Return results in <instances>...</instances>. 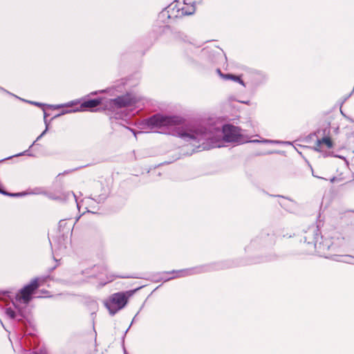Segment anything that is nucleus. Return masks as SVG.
I'll return each mask as SVG.
<instances>
[{
	"mask_svg": "<svg viewBox=\"0 0 354 354\" xmlns=\"http://www.w3.org/2000/svg\"><path fill=\"white\" fill-rule=\"evenodd\" d=\"M192 151L209 150L216 147H227L230 145H239L246 142L283 143L290 145V142L271 140H249L245 134H177Z\"/></svg>",
	"mask_w": 354,
	"mask_h": 354,
	"instance_id": "nucleus-1",
	"label": "nucleus"
},
{
	"mask_svg": "<svg viewBox=\"0 0 354 354\" xmlns=\"http://www.w3.org/2000/svg\"><path fill=\"white\" fill-rule=\"evenodd\" d=\"M39 287V281L34 279L30 283L25 286L16 295L15 301H12L14 308L8 307L5 310V313L8 317L11 319L17 320L19 322H23L26 318L24 310L19 307L17 303H22L27 305L32 299V295L34 291Z\"/></svg>",
	"mask_w": 354,
	"mask_h": 354,
	"instance_id": "nucleus-2",
	"label": "nucleus"
},
{
	"mask_svg": "<svg viewBox=\"0 0 354 354\" xmlns=\"http://www.w3.org/2000/svg\"><path fill=\"white\" fill-rule=\"evenodd\" d=\"M127 297L124 292L114 293L104 302V305L109 310L110 314L113 315L125 306L127 303Z\"/></svg>",
	"mask_w": 354,
	"mask_h": 354,
	"instance_id": "nucleus-3",
	"label": "nucleus"
},
{
	"mask_svg": "<svg viewBox=\"0 0 354 354\" xmlns=\"http://www.w3.org/2000/svg\"><path fill=\"white\" fill-rule=\"evenodd\" d=\"M187 0H183V2L178 1L170 6V9L173 12L176 11V17L192 15L196 10L195 3L192 0H187Z\"/></svg>",
	"mask_w": 354,
	"mask_h": 354,
	"instance_id": "nucleus-4",
	"label": "nucleus"
},
{
	"mask_svg": "<svg viewBox=\"0 0 354 354\" xmlns=\"http://www.w3.org/2000/svg\"><path fill=\"white\" fill-rule=\"evenodd\" d=\"M322 241L314 245H310V248L306 251V254H313L316 252L319 256L325 258H329L330 255V245L331 241L329 239H323L322 236L320 237Z\"/></svg>",
	"mask_w": 354,
	"mask_h": 354,
	"instance_id": "nucleus-5",
	"label": "nucleus"
},
{
	"mask_svg": "<svg viewBox=\"0 0 354 354\" xmlns=\"http://www.w3.org/2000/svg\"><path fill=\"white\" fill-rule=\"evenodd\" d=\"M178 119L176 117L164 116L162 115H155L149 119V124L154 127H162L167 125H174L178 124Z\"/></svg>",
	"mask_w": 354,
	"mask_h": 354,
	"instance_id": "nucleus-6",
	"label": "nucleus"
},
{
	"mask_svg": "<svg viewBox=\"0 0 354 354\" xmlns=\"http://www.w3.org/2000/svg\"><path fill=\"white\" fill-rule=\"evenodd\" d=\"M303 239L304 241V246L306 248V251L308 248H310V245L317 243L319 239H320L318 227L315 225L309 227L308 230L304 232Z\"/></svg>",
	"mask_w": 354,
	"mask_h": 354,
	"instance_id": "nucleus-7",
	"label": "nucleus"
},
{
	"mask_svg": "<svg viewBox=\"0 0 354 354\" xmlns=\"http://www.w3.org/2000/svg\"><path fill=\"white\" fill-rule=\"evenodd\" d=\"M333 158H335V160H333V165H337L342 161L340 167L337 169V175L333 176L334 182L336 180H340L344 178V174L348 170V162L344 156H339L333 153Z\"/></svg>",
	"mask_w": 354,
	"mask_h": 354,
	"instance_id": "nucleus-8",
	"label": "nucleus"
},
{
	"mask_svg": "<svg viewBox=\"0 0 354 354\" xmlns=\"http://www.w3.org/2000/svg\"><path fill=\"white\" fill-rule=\"evenodd\" d=\"M50 243L53 250H55V252L58 251L62 252L67 248L70 243V239L68 234L65 235L63 234L56 239H53V241L50 239Z\"/></svg>",
	"mask_w": 354,
	"mask_h": 354,
	"instance_id": "nucleus-9",
	"label": "nucleus"
},
{
	"mask_svg": "<svg viewBox=\"0 0 354 354\" xmlns=\"http://www.w3.org/2000/svg\"><path fill=\"white\" fill-rule=\"evenodd\" d=\"M102 103L101 99H93L83 101L77 111H95V108Z\"/></svg>",
	"mask_w": 354,
	"mask_h": 354,
	"instance_id": "nucleus-10",
	"label": "nucleus"
},
{
	"mask_svg": "<svg viewBox=\"0 0 354 354\" xmlns=\"http://www.w3.org/2000/svg\"><path fill=\"white\" fill-rule=\"evenodd\" d=\"M202 272H203V267L192 268L184 269V270H178V271H174H174H172L171 273L172 274L176 273V275L173 276V277H169L168 279H166L165 281H167L169 279H174V278H176V277H187V276H189V275L201 273Z\"/></svg>",
	"mask_w": 354,
	"mask_h": 354,
	"instance_id": "nucleus-11",
	"label": "nucleus"
},
{
	"mask_svg": "<svg viewBox=\"0 0 354 354\" xmlns=\"http://www.w3.org/2000/svg\"><path fill=\"white\" fill-rule=\"evenodd\" d=\"M110 104L117 108L128 106L131 104V100L129 96H120L114 100H111Z\"/></svg>",
	"mask_w": 354,
	"mask_h": 354,
	"instance_id": "nucleus-12",
	"label": "nucleus"
},
{
	"mask_svg": "<svg viewBox=\"0 0 354 354\" xmlns=\"http://www.w3.org/2000/svg\"><path fill=\"white\" fill-rule=\"evenodd\" d=\"M330 149L332 147V142L329 138H324L322 140H317L315 149L317 151H323L324 148Z\"/></svg>",
	"mask_w": 354,
	"mask_h": 354,
	"instance_id": "nucleus-13",
	"label": "nucleus"
},
{
	"mask_svg": "<svg viewBox=\"0 0 354 354\" xmlns=\"http://www.w3.org/2000/svg\"><path fill=\"white\" fill-rule=\"evenodd\" d=\"M70 196H73L74 198H75V201L77 203V207L79 208L80 207V204L79 203L77 202V197L75 196V194L72 192H63L59 196H51V198L53 199H55V200H59V201H66L67 200Z\"/></svg>",
	"mask_w": 354,
	"mask_h": 354,
	"instance_id": "nucleus-14",
	"label": "nucleus"
},
{
	"mask_svg": "<svg viewBox=\"0 0 354 354\" xmlns=\"http://www.w3.org/2000/svg\"><path fill=\"white\" fill-rule=\"evenodd\" d=\"M218 72L223 78L226 79V80H232L238 82L240 84L244 85V83L242 81V80L240 78V77L236 76V75H234L232 74H222L220 71H218Z\"/></svg>",
	"mask_w": 354,
	"mask_h": 354,
	"instance_id": "nucleus-15",
	"label": "nucleus"
},
{
	"mask_svg": "<svg viewBox=\"0 0 354 354\" xmlns=\"http://www.w3.org/2000/svg\"><path fill=\"white\" fill-rule=\"evenodd\" d=\"M66 229V234L68 235V233L71 230V226L67 227V222L66 220H61L59 222V231H63V234H64V229Z\"/></svg>",
	"mask_w": 354,
	"mask_h": 354,
	"instance_id": "nucleus-16",
	"label": "nucleus"
},
{
	"mask_svg": "<svg viewBox=\"0 0 354 354\" xmlns=\"http://www.w3.org/2000/svg\"><path fill=\"white\" fill-rule=\"evenodd\" d=\"M236 128L232 125L227 124L223 128V133H236Z\"/></svg>",
	"mask_w": 354,
	"mask_h": 354,
	"instance_id": "nucleus-17",
	"label": "nucleus"
},
{
	"mask_svg": "<svg viewBox=\"0 0 354 354\" xmlns=\"http://www.w3.org/2000/svg\"><path fill=\"white\" fill-rule=\"evenodd\" d=\"M43 135H44V134H40V136L37 137V138L36 139V140H35V142H34L30 145V147H31L32 145H36L37 142H38V141L40 140V138L42 137V136H43Z\"/></svg>",
	"mask_w": 354,
	"mask_h": 354,
	"instance_id": "nucleus-18",
	"label": "nucleus"
},
{
	"mask_svg": "<svg viewBox=\"0 0 354 354\" xmlns=\"http://www.w3.org/2000/svg\"><path fill=\"white\" fill-rule=\"evenodd\" d=\"M22 155H30L29 153H28V151H25L22 153H18V154H16L14 156H22Z\"/></svg>",
	"mask_w": 354,
	"mask_h": 354,
	"instance_id": "nucleus-19",
	"label": "nucleus"
},
{
	"mask_svg": "<svg viewBox=\"0 0 354 354\" xmlns=\"http://www.w3.org/2000/svg\"><path fill=\"white\" fill-rule=\"evenodd\" d=\"M32 354H47L46 351L40 350L39 352H35Z\"/></svg>",
	"mask_w": 354,
	"mask_h": 354,
	"instance_id": "nucleus-20",
	"label": "nucleus"
},
{
	"mask_svg": "<svg viewBox=\"0 0 354 354\" xmlns=\"http://www.w3.org/2000/svg\"><path fill=\"white\" fill-rule=\"evenodd\" d=\"M9 293H10L9 292H4V293L3 294V298H5V297H8L10 298V295H9Z\"/></svg>",
	"mask_w": 354,
	"mask_h": 354,
	"instance_id": "nucleus-21",
	"label": "nucleus"
},
{
	"mask_svg": "<svg viewBox=\"0 0 354 354\" xmlns=\"http://www.w3.org/2000/svg\"><path fill=\"white\" fill-rule=\"evenodd\" d=\"M326 196H324L323 197V200H322V205H324V203H326Z\"/></svg>",
	"mask_w": 354,
	"mask_h": 354,
	"instance_id": "nucleus-22",
	"label": "nucleus"
},
{
	"mask_svg": "<svg viewBox=\"0 0 354 354\" xmlns=\"http://www.w3.org/2000/svg\"><path fill=\"white\" fill-rule=\"evenodd\" d=\"M75 170H76V169H73V170H67V171H65L63 173V174H69V173H71V171H75Z\"/></svg>",
	"mask_w": 354,
	"mask_h": 354,
	"instance_id": "nucleus-23",
	"label": "nucleus"
},
{
	"mask_svg": "<svg viewBox=\"0 0 354 354\" xmlns=\"http://www.w3.org/2000/svg\"><path fill=\"white\" fill-rule=\"evenodd\" d=\"M313 176L314 177H316V178H322V177H320V176H316V175L314 174V172H313Z\"/></svg>",
	"mask_w": 354,
	"mask_h": 354,
	"instance_id": "nucleus-24",
	"label": "nucleus"
},
{
	"mask_svg": "<svg viewBox=\"0 0 354 354\" xmlns=\"http://www.w3.org/2000/svg\"><path fill=\"white\" fill-rule=\"evenodd\" d=\"M41 192H34V194H41Z\"/></svg>",
	"mask_w": 354,
	"mask_h": 354,
	"instance_id": "nucleus-25",
	"label": "nucleus"
},
{
	"mask_svg": "<svg viewBox=\"0 0 354 354\" xmlns=\"http://www.w3.org/2000/svg\"><path fill=\"white\" fill-rule=\"evenodd\" d=\"M46 131H47V129L44 131H43V133H45Z\"/></svg>",
	"mask_w": 354,
	"mask_h": 354,
	"instance_id": "nucleus-26",
	"label": "nucleus"
},
{
	"mask_svg": "<svg viewBox=\"0 0 354 354\" xmlns=\"http://www.w3.org/2000/svg\"><path fill=\"white\" fill-rule=\"evenodd\" d=\"M0 299H1V297L0 296Z\"/></svg>",
	"mask_w": 354,
	"mask_h": 354,
	"instance_id": "nucleus-27",
	"label": "nucleus"
}]
</instances>
